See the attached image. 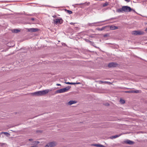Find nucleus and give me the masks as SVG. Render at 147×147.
Here are the masks:
<instances>
[{"label": "nucleus", "mask_w": 147, "mask_h": 147, "mask_svg": "<svg viewBox=\"0 0 147 147\" xmlns=\"http://www.w3.org/2000/svg\"><path fill=\"white\" fill-rule=\"evenodd\" d=\"M53 21L54 24L56 25L57 24H62L63 22V20L61 18L55 19Z\"/></svg>", "instance_id": "4"}, {"label": "nucleus", "mask_w": 147, "mask_h": 147, "mask_svg": "<svg viewBox=\"0 0 147 147\" xmlns=\"http://www.w3.org/2000/svg\"><path fill=\"white\" fill-rule=\"evenodd\" d=\"M65 83L67 84H71V85H75L76 84L75 83L70 82H65Z\"/></svg>", "instance_id": "22"}, {"label": "nucleus", "mask_w": 147, "mask_h": 147, "mask_svg": "<svg viewBox=\"0 0 147 147\" xmlns=\"http://www.w3.org/2000/svg\"><path fill=\"white\" fill-rule=\"evenodd\" d=\"M131 8L128 6H123L121 8L117 9L116 11L117 12H123V11L128 12L132 10Z\"/></svg>", "instance_id": "2"}, {"label": "nucleus", "mask_w": 147, "mask_h": 147, "mask_svg": "<svg viewBox=\"0 0 147 147\" xmlns=\"http://www.w3.org/2000/svg\"><path fill=\"white\" fill-rule=\"evenodd\" d=\"M124 142L126 144H133L134 143V142L131 140H127L125 141Z\"/></svg>", "instance_id": "9"}, {"label": "nucleus", "mask_w": 147, "mask_h": 147, "mask_svg": "<svg viewBox=\"0 0 147 147\" xmlns=\"http://www.w3.org/2000/svg\"><path fill=\"white\" fill-rule=\"evenodd\" d=\"M38 30V29L36 28H30L28 29V31L32 32H36Z\"/></svg>", "instance_id": "8"}, {"label": "nucleus", "mask_w": 147, "mask_h": 147, "mask_svg": "<svg viewBox=\"0 0 147 147\" xmlns=\"http://www.w3.org/2000/svg\"><path fill=\"white\" fill-rule=\"evenodd\" d=\"M99 83L100 84H102V83H104V82H103V81H99Z\"/></svg>", "instance_id": "29"}, {"label": "nucleus", "mask_w": 147, "mask_h": 147, "mask_svg": "<svg viewBox=\"0 0 147 147\" xmlns=\"http://www.w3.org/2000/svg\"><path fill=\"white\" fill-rule=\"evenodd\" d=\"M110 29L111 30H115L118 29V27L114 26L112 25L109 26Z\"/></svg>", "instance_id": "11"}, {"label": "nucleus", "mask_w": 147, "mask_h": 147, "mask_svg": "<svg viewBox=\"0 0 147 147\" xmlns=\"http://www.w3.org/2000/svg\"><path fill=\"white\" fill-rule=\"evenodd\" d=\"M120 103L121 104H124L125 102V101L121 99L120 101Z\"/></svg>", "instance_id": "23"}, {"label": "nucleus", "mask_w": 147, "mask_h": 147, "mask_svg": "<svg viewBox=\"0 0 147 147\" xmlns=\"http://www.w3.org/2000/svg\"><path fill=\"white\" fill-rule=\"evenodd\" d=\"M70 24L71 25H73L74 24V23L73 22H71L70 23Z\"/></svg>", "instance_id": "35"}, {"label": "nucleus", "mask_w": 147, "mask_h": 147, "mask_svg": "<svg viewBox=\"0 0 147 147\" xmlns=\"http://www.w3.org/2000/svg\"><path fill=\"white\" fill-rule=\"evenodd\" d=\"M71 87V86H68L64 88L58 90L56 91L55 93H61L67 92Z\"/></svg>", "instance_id": "3"}, {"label": "nucleus", "mask_w": 147, "mask_h": 147, "mask_svg": "<svg viewBox=\"0 0 147 147\" xmlns=\"http://www.w3.org/2000/svg\"><path fill=\"white\" fill-rule=\"evenodd\" d=\"M85 4H86V5H88L90 4V3L89 2H88V3H80L79 4H76V5H85Z\"/></svg>", "instance_id": "14"}, {"label": "nucleus", "mask_w": 147, "mask_h": 147, "mask_svg": "<svg viewBox=\"0 0 147 147\" xmlns=\"http://www.w3.org/2000/svg\"><path fill=\"white\" fill-rule=\"evenodd\" d=\"M77 102L75 100H70L69 101L67 104L69 105H71L72 104H75Z\"/></svg>", "instance_id": "10"}, {"label": "nucleus", "mask_w": 147, "mask_h": 147, "mask_svg": "<svg viewBox=\"0 0 147 147\" xmlns=\"http://www.w3.org/2000/svg\"><path fill=\"white\" fill-rule=\"evenodd\" d=\"M117 63L115 62H111L109 63L108 65L109 67H115L117 65Z\"/></svg>", "instance_id": "5"}, {"label": "nucleus", "mask_w": 147, "mask_h": 147, "mask_svg": "<svg viewBox=\"0 0 147 147\" xmlns=\"http://www.w3.org/2000/svg\"><path fill=\"white\" fill-rule=\"evenodd\" d=\"M98 144H92L91 145L92 146H95L98 147Z\"/></svg>", "instance_id": "27"}, {"label": "nucleus", "mask_w": 147, "mask_h": 147, "mask_svg": "<svg viewBox=\"0 0 147 147\" xmlns=\"http://www.w3.org/2000/svg\"><path fill=\"white\" fill-rule=\"evenodd\" d=\"M20 30H19L18 29H14L12 30V32L14 33H18V32H20Z\"/></svg>", "instance_id": "13"}, {"label": "nucleus", "mask_w": 147, "mask_h": 147, "mask_svg": "<svg viewBox=\"0 0 147 147\" xmlns=\"http://www.w3.org/2000/svg\"><path fill=\"white\" fill-rule=\"evenodd\" d=\"M138 35H143L144 32L140 31H138Z\"/></svg>", "instance_id": "21"}, {"label": "nucleus", "mask_w": 147, "mask_h": 147, "mask_svg": "<svg viewBox=\"0 0 147 147\" xmlns=\"http://www.w3.org/2000/svg\"><path fill=\"white\" fill-rule=\"evenodd\" d=\"M119 136H120V135H116L114 136H112L110 138L111 139H113V138H116L119 137Z\"/></svg>", "instance_id": "16"}, {"label": "nucleus", "mask_w": 147, "mask_h": 147, "mask_svg": "<svg viewBox=\"0 0 147 147\" xmlns=\"http://www.w3.org/2000/svg\"><path fill=\"white\" fill-rule=\"evenodd\" d=\"M125 1L129 2L130 1L128 0H125Z\"/></svg>", "instance_id": "34"}, {"label": "nucleus", "mask_w": 147, "mask_h": 147, "mask_svg": "<svg viewBox=\"0 0 147 147\" xmlns=\"http://www.w3.org/2000/svg\"><path fill=\"white\" fill-rule=\"evenodd\" d=\"M105 21H101V22H96L92 23H88V24L87 25L88 26H98V25H96V24H98V23H100L101 22H104Z\"/></svg>", "instance_id": "7"}, {"label": "nucleus", "mask_w": 147, "mask_h": 147, "mask_svg": "<svg viewBox=\"0 0 147 147\" xmlns=\"http://www.w3.org/2000/svg\"><path fill=\"white\" fill-rule=\"evenodd\" d=\"M89 40H88V41H88V42H89Z\"/></svg>", "instance_id": "39"}, {"label": "nucleus", "mask_w": 147, "mask_h": 147, "mask_svg": "<svg viewBox=\"0 0 147 147\" xmlns=\"http://www.w3.org/2000/svg\"><path fill=\"white\" fill-rule=\"evenodd\" d=\"M106 27H103L101 28H98L97 30L99 31H102L105 29Z\"/></svg>", "instance_id": "18"}, {"label": "nucleus", "mask_w": 147, "mask_h": 147, "mask_svg": "<svg viewBox=\"0 0 147 147\" xmlns=\"http://www.w3.org/2000/svg\"><path fill=\"white\" fill-rule=\"evenodd\" d=\"M89 42L90 43V44L93 46L94 47H95L97 48V47L95 46V44L93 42H92L90 40H89Z\"/></svg>", "instance_id": "15"}, {"label": "nucleus", "mask_w": 147, "mask_h": 147, "mask_svg": "<svg viewBox=\"0 0 147 147\" xmlns=\"http://www.w3.org/2000/svg\"><path fill=\"white\" fill-rule=\"evenodd\" d=\"M32 139H29V140L31 141Z\"/></svg>", "instance_id": "38"}, {"label": "nucleus", "mask_w": 147, "mask_h": 147, "mask_svg": "<svg viewBox=\"0 0 147 147\" xmlns=\"http://www.w3.org/2000/svg\"><path fill=\"white\" fill-rule=\"evenodd\" d=\"M98 147H105V146L102 144H99Z\"/></svg>", "instance_id": "25"}, {"label": "nucleus", "mask_w": 147, "mask_h": 147, "mask_svg": "<svg viewBox=\"0 0 147 147\" xmlns=\"http://www.w3.org/2000/svg\"><path fill=\"white\" fill-rule=\"evenodd\" d=\"M109 4V3L107 2H106L105 3H104L102 5V7H105L107 5H108Z\"/></svg>", "instance_id": "20"}, {"label": "nucleus", "mask_w": 147, "mask_h": 147, "mask_svg": "<svg viewBox=\"0 0 147 147\" xmlns=\"http://www.w3.org/2000/svg\"><path fill=\"white\" fill-rule=\"evenodd\" d=\"M56 85L58 86H61V85L59 84H56Z\"/></svg>", "instance_id": "32"}, {"label": "nucleus", "mask_w": 147, "mask_h": 147, "mask_svg": "<svg viewBox=\"0 0 147 147\" xmlns=\"http://www.w3.org/2000/svg\"><path fill=\"white\" fill-rule=\"evenodd\" d=\"M53 17H55V16H53Z\"/></svg>", "instance_id": "40"}, {"label": "nucleus", "mask_w": 147, "mask_h": 147, "mask_svg": "<svg viewBox=\"0 0 147 147\" xmlns=\"http://www.w3.org/2000/svg\"><path fill=\"white\" fill-rule=\"evenodd\" d=\"M1 133L2 134L3 133L4 134H6V135L9 134L8 133H7V132H2Z\"/></svg>", "instance_id": "28"}, {"label": "nucleus", "mask_w": 147, "mask_h": 147, "mask_svg": "<svg viewBox=\"0 0 147 147\" xmlns=\"http://www.w3.org/2000/svg\"><path fill=\"white\" fill-rule=\"evenodd\" d=\"M95 34H92L91 35H89V37L90 38H94V35H95Z\"/></svg>", "instance_id": "24"}, {"label": "nucleus", "mask_w": 147, "mask_h": 147, "mask_svg": "<svg viewBox=\"0 0 147 147\" xmlns=\"http://www.w3.org/2000/svg\"><path fill=\"white\" fill-rule=\"evenodd\" d=\"M146 31L147 32V28H146Z\"/></svg>", "instance_id": "37"}, {"label": "nucleus", "mask_w": 147, "mask_h": 147, "mask_svg": "<svg viewBox=\"0 0 147 147\" xmlns=\"http://www.w3.org/2000/svg\"><path fill=\"white\" fill-rule=\"evenodd\" d=\"M65 11H67V12L69 13V14H71L72 13V12L69 10H68L66 9H65Z\"/></svg>", "instance_id": "17"}, {"label": "nucleus", "mask_w": 147, "mask_h": 147, "mask_svg": "<svg viewBox=\"0 0 147 147\" xmlns=\"http://www.w3.org/2000/svg\"><path fill=\"white\" fill-rule=\"evenodd\" d=\"M76 83V84H80V82H78V83Z\"/></svg>", "instance_id": "36"}, {"label": "nucleus", "mask_w": 147, "mask_h": 147, "mask_svg": "<svg viewBox=\"0 0 147 147\" xmlns=\"http://www.w3.org/2000/svg\"><path fill=\"white\" fill-rule=\"evenodd\" d=\"M56 145L55 142H53L49 143L46 145L45 147H53L55 146Z\"/></svg>", "instance_id": "6"}, {"label": "nucleus", "mask_w": 147, "mask_h": 147, "mask_svg": "<svg viewBox=\"0 0 147 147\" xmlns=\"http://www.w3.org/2000/svg\"><path fill=\"white\" fill-rule=\"evenodd\" d=\"M107 36H108V35L107 34H105L104 35V37H107Z\"/></svg>", "instance_id": "31"}, {"label": "nucleus", "mask_w": 147, "mask_h": 147, "mask_svg": "<svg viewBox=\"0 0 147 147\" xmlns=\"http://www.w3.org/2000/svg\"><path fill=\"white\" fill-rule=\"evenodd\" d=\"M126 92H128V93L133 92V93H138L139 92V91L138 90H132L127 91Z\"/></svg>", "instance_id": "12"}, {"label": "nucleus", "mask_w": 147, "mask_h": 147, "mask_svg": "<svg viewBox=\"0 0 147 147\" xmlns=\"http://www.w3.org/2000/svg\"><path fill=\"white\" fill-rule=\"evenodd\" d=\"M105 105L107 106H108L109 105V104L108 103H106Z\"/></svg>", "instance_id": "30"}, {"label": "nucleus", "mask_w": 147, "mask_h": 147, "mask_svg": "<svg viewBox=\"0 0 147 147\" xmlns=\"http://www.w3.org/2000/svg\"><path fill=\"white\" fill-rule=\"evenodd\" d=\"M104 83H106V84H111V83L110 82H107V81H105L104 82Z\"/></svg>", "instance_id": "26"}, {"label": "nucleus", "mask_w": 147, "mask_h": 147, "mask_svg": "<svg viewBox=\"0 0 147 147\" xmlns=\"http://www.w3.org/2000/svg\"><path fill=\"white\" fill-rule=\"evenodd\" d=\"M132 34L136 35H138V31H134L133 32Z\"/></svg>", "instance_id": "19"}, {"label": "nucleus", "mask_w": 147, "mask_h": 147, "mask_svg": "<svg viewBox=\"0 0 147 147\" xmlns=\"http://www.w3.org/2000/svg\"><path fill=\"white\" fill-rule=\"evenodd\" d=\"M53 17H55V16H53Z\"/></svg>", "instance_id": "41"}, {"label": "nucleus", "mask_w": 147, "mask_h": 147, "mask_svg": "<svg viewBox=\"0 0 147 147\" xmlns=\"http://www.w3.org/2000/svg\"><path fill=\"white\" fill-rule=\"evenodd\" d=\"M50 90L49 89H47L42 91H39L32 93V95L38 96H41L47 94Z\"/></svg>", "instance_id": "1"}, {"label": "nucleus", "mask_w": 147, "mask_h": 147, "mask_svg": "<svg viewBox=\"0 0 147 147\" xmlns=\"http://www.w3.org/2000/svg\"><path fill=\"white\" fill-rule=\"evenodd\" d=\"M31 20L32 21L34 20V19L33 18H31Z\"/></svg>", "instance_id": "33"}]
</instances>
